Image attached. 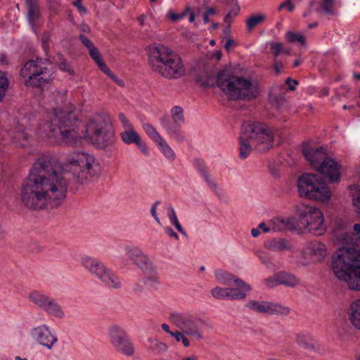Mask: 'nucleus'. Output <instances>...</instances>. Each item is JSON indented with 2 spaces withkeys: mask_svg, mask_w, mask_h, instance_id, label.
I'll use <instances>...</instances> for the list:
<instances>
[{
  "mask_svg": "<svg viewBox=\"0 0 360 360\" xmlns=\"http://www.w3.org/2000/svg\"><path fill=\"white\" fill-rule=\"evenodd\" d=\"M98 164L88 153L74 152L68 155L63 171H58L48 157H40L33 164L25 183L20 198L31 210L54 208L61 205L68 191V176L83 184L89 176L98 175Z\"/></svg>",
  "mask_w": 360,
  "mask_h": 360,
  "instance_id": "f257e3e1",
  "label": "nucleus"
},
{
  "mask_svg": "<svg viewBox=\"0 0 360 360\" xmlns=\"http://www.w3.org/2000/svg\"><path fill=\"white\" fill-rule=\"evenodd\" d=\"M48 127L47 136L55 143L76 145L82 139L89 137L98 148H105L114 141L113 132L101 117L84 124L70 110L54 109Z\"/></svg>",
  "mask_w": 360,
  "mask_h": 360,
  "instance_id": "f03ea898",
  "label": "nucleus"
},
{
  "mask_svg": "<svg viewBox=\"0 0 360 360\" xmlns=\"http://www.w3.org/2000/svg\"><path fill=\"white\" fill-rule=\"evenodd\" d=\"M332 270L337 278L347 283L349 289L360 290V250L340 248L332 257ZM348 314L352 326L360 330V298L351 303Z\"/></svg>",
  "mask_w": 360,
  "mask_h": 360,
  "instance_id": "7ed1b4c3",
  "label": "nucleus"
},
{
  "mask_svg": "<svg viewBox=\"0 0 360 360\" xmlns=\"http://www.w3.org/2000/svg\"><path fill=\"white\" fill-rule=\"evenodd\" d=\"M148 64L153 71L167 79H178L185 74L181 58L162 44L149 48Z\"/></svg>",
  "mask_w": 360,
  "mask_h": 360,
  "instance_id": "20e7f679",
  "label": "nucleus"
},
{
  "mask_svg": "<svg viewBox=\"0 0 360 360\" xmlns=\"http://www.w3.org/2000/svg\"><path fill=\"white\" fill-rule=\"evenodd\" d=\"M53 68L48 59L37 57L28 60L21 68L20 75L25 78L27 87L43 89L53 79Z\"/></svg>",
  "mask_w": 360,
  "mask_h": 360,
  "instance_id": "39448f33",
  "label": "nucleus"
},
{
  "mask_svg": "<svg viewBox=\"0 0 360 360\" xmlns=\"http://www.w3.org/2000/svg\"><path fill=\"white\" fill-rule=\"evenodd\" d=\"M216 82L230 101L242 100L248 96V79L235 75L230 68L219 71Z\"/></svg>",
  "mask_w": 360,
  "mask_h": 360,
  "instance_id": "423d86ee",
  "label": "nucleus"
},
{
  "mask_svg": "<svg viewBox=\"0 0 360 360\" xmlns=\"http://www.w3.org/2000/svg\"><path fill=\"white\" fill-rule=\"evenodd\" d=\"M297 186L300 195L308 199L326 202L331 198L329 187L316 174H303L298 179Z\"/></svg>",
  "mask_w": 360,
  "mask_h": 360,
  "instance_id": "0eeeda50",
  "label": "nucleus"
},
{
  "mask_svg": "<svg viewBox=\"0 0 360 360\" xmlns=\"http://www.w3.org/2000/svg\"><path fill=\"white\" fill-rule=\"evenodd\" d=\"M169 321L180 330L196 340L204 337V329L208 323L202 319L190 314L173 312L169 316Z\"/></svg>",
  "mask_w": 360,
  "mask_h": 360,
  "instance_id": "6e6552de",
  "label": "nucleus"
},
{
  "mask_svg": "<svg viewBox=\"0 0 360 360\" xmlns=\"http://www.w3.org/2000/svg\"><path fill=\"white\" fill-rule=\"evenodd\" d=\"M300 223L309 233L316 236L324 234L327 230L324 216L321 210L316 207L304 203L296 205Z\"/></svg>",
  "mask_w": 360,
  "mask_h": 360,
  "instance_id": "1a4fd4ad",
  "label": "nucleus"
},
{
  "mask_svg": "<svg viewBox=\"0 0 360 360\" xmlns=\"http://www.w3.org/2000/svg\"><path fill=\"white\" fill-rule=\"evenodd\" d=\"M81 264L91 275L97 277L106 287L112 289L121 288L122 283L120 278L99 259L86 256L81 259Z\"/></svg>",
  "mask_w": 360,
  "mask_h": 360,
  "instance_id": "9d476101",
  "label": "nucleus"
},
{
  "mask_svg": "<svg viewBox=\"0 0 360 360\" xmlns=\"http://www.w3.org/2000/svg\"><path fill=\"white\" fill-rule=\"evenodd\" d=\"M273 143L274 135L266 124L249 121V150L254 147L259 151L265 152Z\"/></svg>",
  "mask_w": 360,
  "mask_h": 360,
  "instance_id": "9b49d317",
  "label": "nucleus"
},
{
  "mask_svg": "<svg viewBox=\"0 0 360 360\" xmlns=\"http://www.w3.org/2000/svg\"><path fill=\"white\" fill-rule=\"evenodd\" d=\"M109 338L110 344L117 353L128 357L134 354V345L124 328L117 325L111 326Z\"/></svg>",
  "mask_w": 360,
  "mask_h": 360,
  "instance_id": "f8f14e48",
  "label": "nucleus"
},
{
  "mask_svg": "<svg viewBox=\"0 0 360 360\" xmlns=\"http://www.w3.org/2000/svg\"><path fill=\"white\" fill-rule=\"evenodd\" d=\"M127 259L143 272H150L152 270V262L148 257L138 247L127 245L124 247Z\"/></svg>",
  "mask_w": 360,
  "mask_h": 360,
  "instance_id": "ddd939ff",
  "label": "nucleus"
},
{
  "mask_svg": "<svg viewBox=\"0 0 360 360\" xmlns=\"http://www.w3.org/2000/svg\"><path fill=\"white\" fill-rule=\"evenodd\" d=\"M249 309L269 315H288L290 312L287 307L268 301H249Z\"/></svg>",
  "mask_w": 360,
  "mask_h": 360,
  "instance_id": "4468645a",
  "label": "nucleus"
},
{
  "mask_svg": "<svg viewBox=\"0 0 360 360\" xmlns=\"http://www.w3.org/2000/svg\"><path fill=\"white\" fill-rule=\"evenodd\" d=\"M33 338L41 345L51 349L58 338L53 335L46 325H41L34 328L31 331Z\"/></svg>",
  "mask_w": 360,
  "mask_h": 360,
  "instance_id": "2eb2a0df",
  "label": "nucleus"
},
{
  "mask_svg": "<svg viewBox=\"0 0 360 360\" xmlns=\"http://www.w3.org/2000/svg\"><path fill=\"white\" fill-rule=\"evenodd\" d=\"M341 165L328 156L317 172L326 177L330 183H338L341 178Z\"/></svg>",
  "mask_w": 360,
  "mask_h": 360,
  "instance_id": "dca6fc26",
  "label": "nucleus"
},
{
  "mask_svg": "<svg viewBox=\"0 0 360 360\" xmlns=\"http://www.w3.org/2000/svg\"><path fill=\"white\" fill-rule=\"evenodd\" d=\"M211 295L218 300H242L246 297V292L240 288L215 287L210 290Z\"/></svg>",
  "mask_w": 360,
  "mask_h": 360,
  "instance_id": "f3484780",
  "label": "nucleus"
},
{
  "mask_svg": "<svg viewBox=\"0 0 360 360\" xmlns=\"http://www.w3.org/2000/svg\"><path fill=\"white\" fill-rule=\"evenodd\" d=\"M303 155L310 165L317 171L323 161L328 157L326 150L322 147L304 148L302 150Z\"/></svg>",
  "mask_w": 360,
  "mask_h": 360,
  "instance_id": "a211bd4d",
  "label": "nucleus"
},
{
  "mask_svg": "<svg viewBox=\"0 0 360 360\" xmlns=\"http://www.w3.org/2000/svg\"><path fill=\"white\" fill-rule=\"evenodd\" d=\"M215 278L221 285L233 288L244 289L246 285L245 281L236 276L233 274L223 269H217L214 272Z\"/></svg>",
  "mask_w": 360,
  "mask_h": 360,
  "instance_id": "6ab92c4d",
  "label": "nucleus"
},
{
  "mask_svg": "<svg viewBox=\"0 0 360 360\" xmlns=\"http://www.w3.org/2000/svg\"><path fill=\"white\" fill-rule=\"evenodd\" d=\"M161 124L167 131V134L179 143L184 141V136L181 132V128L183 124L170 119L169 117L161 118Z\"/></svg>",
  "mask_w": 360,
  "mask_h": 360,
  "instance_id": "aec40b11",
  "label": "nucleus"
},
{
  "mask_svg": "<svg viewBox=\"0 0 360 360\" xmlns=\"http://www.w3.org/2000/svg\"><path fill=\"white\" fill-rule=\"evenodd\" d=\"M122 141L126 144L134 143L140 149L142 153L148 155V150L146 144L141 141L139 134L134 130V127L129 129L124 130L120 134Z\"/></svg>",
  "mask_w": 360,
  "mask_h": 360,
  "instance_id": "412c9836",
  "label": "nucleus"
},
{
  "mask_svg": "<svg viewBox=\"0 0 360 360\" xmlns=\"http://www.w3.org/2000/svg\"><path fill=\"white\" fill-rule=\"evenodd\" d=\"M307 250L309 252L311 259L315 262H321L326 256V245L319 241L313 240L309 243Z\"/></svg>",
  "mask_w": 360,
  "mask_h": 360,
  "instance_id": "4be33fe9",
  "label": "nucleus"
},
{
  "mask_svg": "<svg viewBox=\"0 0 360 360\" xmlns=\"http://www.w3.org/2000/svg\"><path fill=\"white\" fill-rule=\"evenodd\" d=\"M195 166L198 171L200 173L208 186L217 194L219 197L222 194L221 190H219L217 184L212 180L208 172L206 169L204 162L202 160L196 159L195 160Z\"/></svg>",
  "mask_w": 360,
  "mask_h": 360,
  "instance_id": "5701e85b",
  "label": "nucleus"
},
{
  "mask_svg": "<svg viewBox=\"0 0 360 360\" xmlns=\"http://www.w3.org/2000/svg\"><path fill=\"white\" fill-rule=\"evenodd\" d=\"M41 310L44 311L49 315H51L59 319H62L65 316V314L62 310L61 307L54 299L50 297L47 298Z\"/></svg>",
  "mask_w": 360,
  "mask_h": 360,
  "instance_id": "b1692460",
  "label": "nucleus"
},
{
  "mask_svg": "<svg viewBox=\"0 0 360 360\" xmlns=\"http://www.w3.org/2000/svg\"><path fill=\"white\" fill-rule=\"evenodd\" d=\"M266 247L273 251L292 250L291 243L285 238H273L266 243Z\"/></svg>",
  "mask_w": 360,
  "mask_h": 360,
  "instance_id": "393cba45",
  "label": "nucleus"
},
{
  "mask_svg": "<svg viewBox=\"0 0 360 360\" xmlns=\"http://www.w3.org/2000/svg\"><path fill=\"white\" fill-rule=\"evenodd\" d=\"M239 141V157L241 159H245L248 157V125L244 122L242 124L238 136Z\"/></svg>",
  "mask_w": 360,
  "mask_h": 360,
  "instance_id": "a878e982",
  "label": "nucleus"
},
{
  "mask_svg": "<svg viewBox=\"0 0 360 360\" xmlns=\"http://www.w3.org/2000/svg\"><path fill=\"white\" fill-rule=\"evenodd\" d=\"M297 344L305 349L315 351L316 349V341L309 333H300L296 335Z\"/></svg>",
  "mask_w": 360,
  "mask_h": 360,
  "instance_id": "bb28decb",
  "label": "nucleus"
},
{
  "mask_svg": "<svg viewBox=\"0 0 360 360\" xmlns=\"http://www.w3.org/2000/svg\"><path fill=\"white\" fill-rule=\"evenodd\" d=\"M27 7V18L30 22L34 24L40 18L39 6L37 0H25Z\"/></svg>",
  "mask_w": 360,
  "mask_h": 360,
  "instance_id": "cd10ccee",
  "label": "nucleus"
},
{
  "mask_svg": "<svg viewBox=\"0 0 360 360\" xmlns=\"http://www.w3.org/2000/svg\"><path fill=\"white\" fill-rule=\"evenodd\" d=\"M146 347L150 353L155 355H161L168 349L167 345L155 338H149L148 340Z\"/></svg>",
  "mask_w": 360,
  "mask_h": 360,
  "instance_id": "c85d7f7f",
  "label": "nucleus"
},
{
  "mask_svg": "<svg viewBox=\"0 0 360 360\" xmlns=\"http://www.w3.org/2000/svg\"><path fill=\"white\" fill-rule=\"evenodd\" d=\"M262 89V77L257 79L249 77V101L259 98Z\"/></svg>",
  "mask_w": 360,
  "mask_h": 360,
  "instance_id": "c756f323",
  "label": "nucleus"
},
{
  "mask_svg": "<svg viewBox=\"0 0 360 360\" xmlns=\"http://www.w3.org/2000/svg\"><path fill=\"white\" fill-rule=\"evenodd\" d=\"M278 272V278L281 285L295 288L300 284V279L295 275L285 271H281Z\"/></svg>",
  "mask_w": 360,
  "mask_h": 360,
  "instance_id": "7c9ffc66",
  "label": "nucleus"
},
{
  "mask_svg": "<svg viewBox=\"0 0 360 360\" xmlns=\"http://www.w3.org/2000/svg\"><path fill=\"white\" fill-rule=\"evenodd\" d=\"M89 55L91 58L96 63L101 71L109 77H112V71L107 67L106 64L103 61L100 52L96 46L89 49Z\"/></svg>",
  "mask_w": 360,
  "mask_h": 360,
  "instance_id": "2f4dec72",
  "label": "nucleus"
},
{
  "mask_svg": "<svg viewBox=\"0 0 360 360\" xmlns=\"http://www.w3.org/2000/svg\"><path fill=\"white\" fill-rule=\"evenodd\" d=\"M270 224L272 232L283 231L289 228L290 224V219L281 217H274L271 220Z\"/></svg>",
  "mask_w": 360,
  "mask_h": 360,
  "instance_id": "473e14b6",
  "label": "nucleus"
},
{
  "mask_svg": "<svg viewBox=\"0 0 360 360\" xmlns=\"http://www.w3.org/2000/svg\"><path fill=\"white\" fill-rule=\"evenodd\" d=\"M268 44L270 47L271 52L274 55V59H278V57L281 54L289 55L290 53V49L284 48L283 44L280 42L270 41Z\"/></svg>",
  "mask_w": 360,
  "mask_h": 360,
  "instance_id": "72a5a7b5",
  "label": "nucleus"
},
{
  "mask_svg": "<svg viewBox=\"0 0 360 360\" xmlns=\"http://www.w3.org/2000/svg\"><path fill=\"white\" fill-rule=\"evenodd\" d=\"M323 11L328 15H336L335 9V0H321V5L315 9V12Z\"/></svg>",
  "mask_w": 360,
  "mask_h": 360,
  "instance_id": "f704fd0d",
  "label": "nucleus"
},
{
  "mask_svg": "<svg viewBox=\"0 0 360 360\" xmlns=\"http://www.w3.org/2000/svg\"><path fill=\"white\" fill-rule=\"evenodd\" d=\"M11 140L13 143L17 146L24 147L26 145L27 134L25 132L24 129L20 127L14 134L11 135Z\"/></svg>",
  "mask_w": 360,
  "mask_h": 360,
  "instance_id": "c9c22d12",
  "label": "nucleus"
},
{
  "mask_svg": "<svg viewBox=\"0 0 360 360\" xmlns=\"http://www.w3.org/2000/svg\"><path fill=\"white\" fill-rule=\"evenodd\" d=\"M159 148L164 154V155L169 160L172 161L175 159V153L174 150L170 148V146L167 144V143L163 139H161L158 143Z\"/></svg>",
  "mask_w": 360,
  "mask_h": 360,
  "instance_id": "e433bc0d",
  "label": "nucleus"
},
{
  "mask_svg": "<svg viewBox=\"0 0 360 360\" xmlns=\"http://www.w3.org/2000/svg\"><path fill=\"white\" fill-rule=\"evenodd\" d=\"M49 296L42 294L38 291H34L29 295L30 300L35 304L39 309H42L44 306L45 302L46 301Z\"/></svg>",
  "mask_w": 360,
  "mask_h": 360,
  "instance_id": "4c0bfd02",
  "label": "nucleus"
},
{
  "mask_svg": "<svg viewBox=\"0 0 360 360\" xmlns=\"http://www.w3.org/2000/svg\"><path fill=\"white\" fill-rule=\"evenodd\" d=\"M285 38L290 43L298 42L302 46H304L306 43L305 37L297 32H293L291 31L287 32L285 34Z\"/></svg>",
  "mask_w": 360,
  "mask_h": 360,
  "instance_id": "58836bf2",
  "label": "nucleus"
},
{
  "mask_svg": "<svg viewBox=\"0 0 360 360\" xmlns=\"http://www.w3.org/2000/svg\"><path fill=\"white\" fill-rule=\"evenodd\" d=\"M9 82L6 72L0 70V103L5 96L6 91L8 88Z\"/></svg>",
  "mask_w": 360,
  "mask_h": 360,
  "instance_id": "ea45409f",
  "label": "nucleus"
},
{
  "mask_svg": "<svg viewBox=\"0 0 360 360\" xmlns=\"http://www.w3.org/2000/svg\"><path fill=\"white\" fill-rule=\"evenodd\" d=\"M269 100L270 103L277 108V109H280L285 101V98L284 96L278 94V92L270 91L269 93Z\"/></svg>",
  "mask_w": 360,
  "mask_h": 360,
  "instance_id": "a19ab883",
  "label": "nucleus"
},
{
  "mask_svg": "<svg viewBox=\"0 0 360 360\" xmlns=\"http://www.w3.org/2000/svg\"><path fill=\"white\" fill-rule=\"evenodd\" d=\"M266 20V15L263 13H258L249 16V31L256 26L263 23Z\"/></svg>",
  "mask_w": 360,
  "mask_h": 360,
  "instance_id": "79ce46f5",
  "label": "nucleus"
},
{
  "mask_svg": "<svg viewBox=\"0 0 360 360\" xmlns=\"http://www.w3.org/2000/svg\"><path fill=\"white\" fill-rule=\"evenodd\" d=\"M172 120L179 122L181 124L184 123L185 119L184 116V110L181 106L175 105L171 110Z\"/></svg>",
  "mask_w": 360,
  "mask_h": 360,
  "instance_id": "37998d69",
  "label": "nucleus"
},
{
  "mask_svg": "<svg viewBox=\"0 0 360 360\" xmlns=\"http://www.w3.org/2000/svg\"><path fill=\"white\" fill-rule=\"evenodd\" d=\"M144 131L146 133L153 139L156 143L162 139L161 136L158 134L157 130L150 124H145L143 126Z\"/></svg>",
  "mask_w": 360,
  "mask_h": 360,
  "instance_id": "c03bdc74",
  "label": "nucleus"
},
{
  "mask_svg": "<svg viewBox=\"0 0 360 360\" xmlns=\"http://www.w3.org/2000/svg\"><path fill=\"white\" fill-rule=\"evenodd\" d=\"M195 80L201 86L212 87L213 86L212 77L207 72L203 75H198Z\"/></svg>",
  "mask_w": 360,
  "mask_h": 360,
  "instance_id": "a18cd8bd",
  "label": "nucleus"
},
{
  "mask_svg": "<svg viewBox=\"0 0 360 360\" xmlns=\"http://www.w3.org/2000/svg\"><path fill=\"white\" fill-rule=\"evenodd\" d=\"M279 272L275 274L272 276L264 279V283L268 288H274L278 285H281L279 279Z\"/></svg>",
  "mask_w": 360,
  "mask_h": 360,
  "instance_id": "49530a36",
  "label": "nucleus"
},
{
  "mask_svg": "<svg viewBox=\"0 0 360 360\" xmlns=\"http://www.w3.org/2000/svg\"><path fill=\"white\" fill-rule=\"evenodd\" d=\"M147 277L148 281L151 282L152 285L159 283V277L155 270L153 264L152 263V270L150 272H143Z\"/></svg>",
  "mask_w": 360,
  "mask_h": 360,
  "instance_id": "de8ad7c7",
  "label": "nucleus"
},
{
  "mask_svg": "<svg viewBox=\"0 0 360 360\" xmlns=\"http://www.w3.org/2000/svg\"><path fill=\"white\" fill-rule=\"evenodd\" d=\"M353 204L356 208V212L360 214V186H356L354 188V193L353 194Z\"/></svg>",
  "mask_w": 360,
  "mask_h": 360,
  "instance_id": "09e8293b",
  "label": "nucleus"
},
{
  "mask_svg": "<svg viewBox=\"0 0 360 360\" xmlns=\"http://www.w3.org/2000/svg\"><path fill=\"white\" fill-rule=\"evenodd\" d=\"M240 10L238 5L235 6L225 15L224 22L226 24H231L233 19L237 15Z\"/></svg>",
  "mask_w": 360,
  "mask_h": 360,
  "instance_id": "8fccbe9b",
  "label": "nucleus"
},
{
  "mask_svg": "<svg viewBox=\"0 0 360 360\" xmlns=\"http://www.w3.org/2000/svg\"><path fill=\"white\" fill-rule=\"evenodd\" d=\"M118 119L120 122L122 124V127L124 129V130L129 129L131 128H133L132 124L130 122V121L126 117L124 113L120 112L118 115Z\"/></svg>",
  "mask_w": 360,
  "mask_h": 360,
  "instance_id": "3c124183",
  "label": "nucleus"
},
{
  "mask_svg": "<svg viewBox=\"0 0 360 360\" xmlns=\"http://www.w3.org/2000/svg\"><path fill=\"white\" fill-rule=\"evenodd\" d=\"M186 11H184L181 13H174L172 12H169L167 13L168 18L173 22H176L186 16Z\"/></svg>",
  "mask_w": 360,
  "mask_h": 360,
  "instance_id": "603ef678",
  "label": "nucleus"
},
{
  "mask_svg": "<svg viewBox=\"0 0 360 360\" xmlns=\"http://www.w3.org/2000/svg\"><path fill=\"white\" fill-rule=\"evenodd\" d=\"M284 8H287L289 12H292V11H294L295 6L292 4L291 0H285L278 7L279 11Z\"/></svg>",
  "mask_w": 360,
  "mask_h": 360,
  "instance_id": "864d4df0",
  "label": "nucleus"
},
{
  "mask_svg": "<svg viewBox=\"0 0 360 360\" xmlns=\"http://www.w3.org/2000/svg\"><path fill=\"white\" fill-rule=\"evenodd\" d=\"M79 39L82 43V44H84L88 49H90L95 46L92 41L84 34H80L79 36Z\"/></svg>",
  "mask_w": 360,
  "mask_h": 360,
  "instance_id": "5fc2aeb1",
  "label": "nucleus"
},
{
  "mask_svg": "<svg viewBox=\"0 0 360 360\" xmlns=\"http://www.w3.org/2000/svg\"><path fill=\"white\" fill-rule=\"evenodd\" d=\"M160 202L159 200L155 201L153 203V206H152V207L150 209V212H151V214H152L153 217L155 219V220L158 224H160V219H159V217H158V216L157 214L156 210H157V207L160 205Z\"/></svg>",
  "mask_w": 360,
  "mask_h": 360,
  "instance_id": "6e6d98bb",
  "label": "nucleus"
},
{
  "mask_svg": "<svg viewBox=\"0 0 360 360\" xmlns=\"http://www.w3.org/2000/svg\"><path fill=\"white\" fill-rule=\"evenodd\" d=\"M270 91L278 92V94H281V95L284 96V94H285V87L282 84H276L272 86Z\"/></svg>",
  "mask_w": 360,
  "mask_h": 360,
  "instance_id": "4d7b16f0",
  "label": "nucleus"
},
{
  "mask_svg": "<svg viewBox=\"0 0 360 360\" xmlns=\"http://www.w3.org/2000/svg\"><path fill=\"white\" fill-rule=\"evenodd\" d=\"M298 81L295 79H292L290 77H288L285 79V84L288 86V89L290 91H294L295 89V86L298 85Z\"/></svg>",
  "mask_w": 360,
  "mask_h": 360,
  "instance_id": "13d9d810",
  "label": "nucleus"
},
{
  "mask_svg": "<svg viewBox=\"0 0 360 360\" xmlns=\"http://www.w3.org/2000/svg\"><path fill=\"white\" fill-rule=\"evenodd\" d=\"M354 231L356 233V235L354 236L355 240H356L355 245L357 247L360 248V236H359V234L360 233V224H354Z\"/></svg>",
  "mask_w": 360,
  "mask_h": 360,
  "instance_id": "bf43d9fd",
  "label": "nucleus"
},
{
  "mask_svg": "<svg viewBox=\"0 0 360 360\" xmlns=\"http://www.w3.org/2000/svg\"><path fill=\"white\" fill-rule=\"evenodd\" d=\"M283 68L282 62L279 61L278 59H274V69L276 75H279L281 72Z\"/></svg>",
  "mask_w": 360,
  "mask_h": 360,
  "instance_id": "052dcab7",
  "label": "nucleus"
},
{
  "mask_svg": "<svg viewBox=\"0 0 360 360\" xmlns=\"http://www.w3.org/2000/svg\"><path fill=\"white\" fill-rule=\"evenodd\" d=\"M167 216H168V217L169 219L170 222L174 221V220L177 219V217H176V212H175L174 208L172 206H169L167 208Z\"/></svg>",
  "mask_w": 360,
  "mask_h": 360,
  "instance_id": "680f3d73",
  "label": "nucleus"
},
{
  "mask_svg": "<svg viewBox=\"0 0 360 360\" xmlns=\"http://www.w3.org/2000/svg\"><path fill=\"white\" fill-rule=\"evenodd\" d=\"M165 232L166 234H167L169 236L177 240L179 238V236L177 233L171 228L169 226L164 228Z\"/></svg>",
  "mask_w": 360,
  "mask_h": 360,
  "instance_id": "e2e57ef3",
  "label": "nucleus"
},
{
  "mask_svg": "<svg viewBox=\"0 0 360 360\" xmlns=\"http://www.w3.org/2000/svg\"><path fill=\"white\" fill-rule=\"evenodd\" d=\"M172 224H173L175 228L177 229V231L183 234V235H186V231H184V229L182 228L181 225L180 224L178 219H176V220H174L172 221H171Z\"/></svg>",
  "mask_w": 360,
  "mask_h": 360,
  "instance_id": "0e129e2a",
  "label": "nucleus"
},
{
  "mask_svg": "<svg viewBox=\"0 0 360 360\" xmlns=\"http://www.w3.org/2000/svg\"><path fill=\"white\" fill-rule=\"evenodd\" d=\"M60 69L68 72L70 73H72L73 70H71L70 66L68 65V63L65 60L61 61L59 64Z\"/></svg>",
  "mask_w": 360,
  "mask_h": 360,
  "instance_id": "69168bd1",
  "label": "nucleus"
},
{
  "mask_svg": "<svg viewBox=\"0 0 360 360\" xmlns=\"http://www.w3.org/2000/svg\"><path fill=\"white\" fill-rule=\"evenodd\" d=\"M183 334H185L183 331L176 330L171 333V336L174 337L176 342H180L181 338H182Z\"/></svg>",
  "mask_w": 360,
  "mask_h": 360,
  "instance_id": "338daca9",
  "label": "nucleus"
},
{
  "mask_svg": "<svg viewBox=\"0 0 360 360\" xmlns=\"http://www.w3.org/2000/svg\"><path fill=\"white\" fill-rule=\"evenodd\" d=\"M146 18L147 15L146 14H141L137 18V21L139 22L141 27H144L146 26Z\"/></svg>",
  "mask_w": 360,
  "mask_h": 360,
  "instance_id": "774afa93",
  "label": "nucleus"
}]
</instances>
